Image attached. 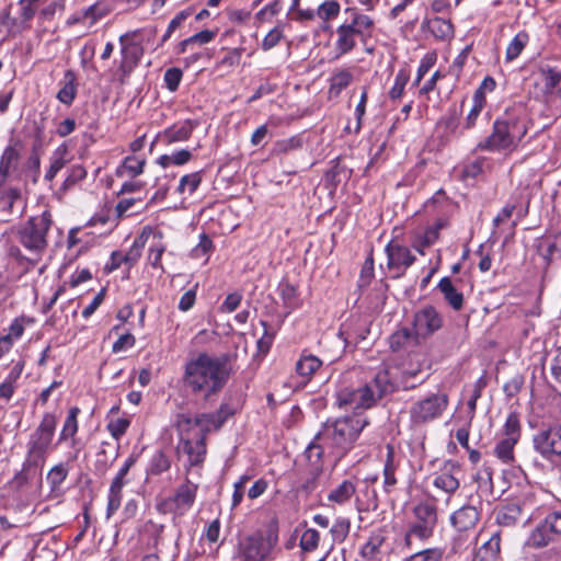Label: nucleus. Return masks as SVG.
<instances>
[{"mask_svg": "<svg viewBox=\"0 0 561 561\" xmlns=\"http://www.w3.org/2000/svg\"><path fill=\"white\" fill-rule=\"evenodd\" d=\"M232 356L228 353L213 355L201 352L190 359L184 367L183 381L193 394L208 399L219 393L231 375Z\"/></svg>", "mask_w": 561, "mask_h": 561, "instance_id": "obj_1", "label": "nucleus"}, {"mask_svg": "<svg viewBox=\"0 0 561 561\" xmlns=\"http://www.w3.org/2000/svg\"><path fill=\"white\" fill-rule=\"evenodd\" d=\"M369 424L366 416L355 414L327 422L317 439L330 446V453L340 460L352 448L360 432Z\"/></svg>", "mask_w": 561, "mask_h": 561, "instance_id": "obj_2", "label": "nucleus"}, {"mask_svg": "<svg viewBox=\"0 0 561 561\" xmlns=\"http://www.w3.org/2000/svg\"><path fill=\"white\" fill-rule=\"evenodd\" d=\"M527 130L524 121L505 114L494 121L492 133L477 145V149L490 152H512L526 136Z\"/></svg>", "mask_w": 561, "mask_h": 561, "instance_id": "obj_3", "label": "nucleus"}, {"mask_svg": "<svg viewBox=\"0 0 561 561\" xmlns=\"http://www.w3.org/2000/svg\"><path fill=\"white\" fill-rule=\"evenodd\" d=\"M428 378L421 364H403L389 366L377 371V383L383 387L387 394L398 390H411L422 385Z\"/></svg>", "mask_w": 561, "mask_h": 561, "instance_id": "obj_4", "label": "nucleus"}, {"mask_svg": "<svg viewBox=\"0 0 561 561\" xmlns=\"http://www.w3.org/2000/svg\"><path fill=\"white\" fill-rule=\"evenodd\" d=\"M53 224L51 214L48 210L38 216L31 217L19 230L20 243L33 255L28 261L35 265L47 248V232Z\"/></svg>", "mask_w": 561, "mask_h": 561, "instance_id": "obj_5", "label": "nucleus"}, {"mask_svg": "<svg viewBox=\"0 0 561 561\" xmlns=\"http://www.w3.org/2000/svg\"><path fill=\"white\" fill-rule=\"evenodd\" d=\"M412 517L404 534V545L409 548L413 539L427 542L434 537L438 525V508L434 503L420 502L412 508Z\"/></svg>", "mask_w": 561, "mask_h": 561, "instance_id": "obj_6", "label": "nucleus"}, {"mask_svg": "<svg viewBox=\"0 0 561 561\" xmlns=\"http://www.w3.org/2000/svg\"><path fill=\"white\" fill-rule=\"evenodd\" d=\"M58 417L54 412H46L31 433L26 443V459L35 465L44 466L53 444Z\"/></svg>", "mask_w": 561, "mask_h": 561, "instance_id": "obj_7", "label": "nucleus"}, {"mask_svg": "<svg viewBox=\"0 0 561 561\" xmlns=\"http://www.w3.org/2000/svg\"><path fill=\"white\" fill-rule=\"evenodd\" d=\"M387 396L383 387L377 383V374L375 377L356 389L344 387L336 393V400L340 408L352 410L370 409L382 398Z\"/></svg>", "mask_w": 561, "mask_h": 561, "instance_id": "obj_8", "label": "nucleus"}, {"mask_svg": "<svg viewBox=\"0 0 561 561\" xmlns=\"http://www.w3.org/2000/svg\"><path fill=\"white\" fill-rule=\"evenodd\" d=\"M278 541L277 529L270 527L264 535L256 531L247 536L238 545V561H264Z\"/></svg>", "mask_w": 561, "mask_h": 561, "instance_id": "obj_9", "label": "nucleus"}, {"mask_svg": "<svg viewBox=\"0 0 561 561\" xmlns=\"http://www.w3.org/2000/svg\"><path fill=\"white\" fill-rule=\"evenodd\" d=\"M561 535V512L549 513L531 530L526 540V546L534 549L547 547Z\"/></svg>", "mask_w": 561, "mask_h": 561, "instance_id": "obj_10", "label": "nucleus"}, {"mask_svg": "<svg viewBox=\"0 0 561 561\" xmlns=\"http://www.w3.org/2000/svg\"><path fill=\"white\" fill-rule=\"evenodd\" d=\"M448 396L444 392L431 396L415 402L410 409L411 420L414 424H423L438 419L447 409Z\"/></svg>", "mask_w": 561, "mask_h": 561, "instance_id": "obj_11", "label": "nucleus"}, {"mask_svg": "<svg viewBox=\"0 0 561 561\" xmlns=\"http://www.w3.org/2000/svg\"><path fill=\"white\" fill-rule=\"evenodd\" d=\"M139 31L127 32L119 36L122 62L119 70L123 77H128L138 66L144 55L141 41L138 38Z\"/></svg>", "mask_w": 561, "mask_h": 561, "instance_id": "obj_12", "label": "nucleus"}, {"mask_svg": "<svg viewBox=\"0 0 561 561\" xmlns=\"http://www.w3.org/2000/svg\"><path fill=\"white\" fill-rule=\"evenodd\" d=\"M534 449L546 460L561 456V424L538 431L533 436Z\"/></svg>", "mask_w": 561, "mask_h": 561, "instance_id": "obj_13", "label": "nucleus"}, {"mask_svg": "<svg viewBox=\"0 0 561 561\" xmlns=\"http://www.w3.org/2000/svg\"><path fill=\"white\" fill-rule=\"evenodd\" d=\"M180 435L179 449L187 455L188 463L191 466L201 465L206 455V436L196 431L180 432Z\"/></svg>", "mask_w": 561, "mask_h": 561, "instance_id": "obj_14", "label": "nucleus"}, {"mask_svg": "<svg viewBox=\"0 0 561 561\" xmlns=\"http://www.w3.org/2000/svg\"><path fill=\"white\" fill-rule=\"evenodd\" d=\"M385 252L387 254V267L397 272L394 277H401L415 261V256L408 247L393 240L386 245Z\"/></svg>", "mask_w": 561, "mask_h": 561, "instance_id": "obj_15", "label": "nucleus"}, {"mask_svg": "<svg viewBox=\"0 0 561 561\" xmlns=\"http://www.w3.org/2000/svg\"><path fill=\"white\" fill-rule=\"evenodd\" d=\"M214 413H202L192 417L187 414H179L176 419V428L179 432L196 431L206 436L213 430H219L216 426V417Z\"/></svg>", "mask_w": 561, "mask_h": 561, "instance_id": "obj_16", "label": "nucleus"}, {"mask_svg": "<svg viewBox=\"0 0 561 561\" xmlns=\"http://www.w3.org/2000/svg\"><path fill=\"white\" fill-rule=\"evenodd\" d=\"M413 325L417 335L427 336L442 328L443 318L433 306H426L415 313Z\"/></svg>", "mask_w": 561, "mask_h": 561, "instance_id": "obj_17", "label": "nucleus"}, {"mask_svg": "<svg viewBox=\"0 0 561 561\" xmlns=\"http://www.w3.org/2000/svg\"><path fill=\"white\" fill-rule=\"evenodd\" d=\"M460 472V467L453 460H447L440 472L436 473L433 480L435 488L444 491L447 494H454L460 486L457 473Z\"/></svg>", "mask_w": 561, "mask_h": 561, "instance_id": "obj_18", "label": "nucleus"}, {"mask_svg": "<svg viewBox=\"0 0 561 561\" xmlns=\"http://www.w3.org/2000/svg\"><path fill=\"white\" fill-rule=\"evenodd\" d=\"M42 465H35L25 458L22 470L11 480V486L16 491H25L27 486L39 484L42 481Z\"/></svg>", "mask_w": 561, "mask_h": 561, "instance_id": "obj_19", "label": "nucleus"}, {"mask_svg": "<svg viewBox=\"0 0 561 561\" xmlns=\"http://www.w3.org/2000/svg\"><path fill=\"white\" fill-rule=\"evenodd\" d=\"M479 520L480 513L473 505H463L450 515V524L459 533L473 529Z\"/></svg>", "mask_w": 561, "mask_h": 561, "instance_id": "obj_20", "label": "nucleus"}, {"mask_svg": "<svg viewBox=\"0 0 561 561\" xmlns=\"http://www.w3.org/2000/svg\"><path fill=\"white\" fill-rule=\"evenodd\" d=\"M195 127L196 123L186 119L165 128L158 135V138L168 146L175 142L186 141L191 138Z\"/></svg>", "mask_w": 561, "mask_h": 561, "instance_id": "obj_21", "label": "nucleus"}, {"mask_svg": "<svg viewBox=\"0 0 561 561\" xmlns=\"http://www.w3.org/2000/svg\"><path fill=\"white\" fill-rule=\"evenodd\" d=\"M421 30L430 32L437 41H449L454 37L451 22L439 16L425 18L421 23Z\"/></svg>", "mask_w": 561, "mask_h": 561, "instance_id": "obj_22", "label": "nucleus"}, {"mask_svg": "<svg viewBox=\"0 0 561 561\" xmlns=\"http://www.w3.org/2000/svg\"><path fill=\"white\" fill-rule=\"evenodd\" d=\"M359 31H354L347 22L341 24L336 28V41L334 43L336 56L335 58H340L341 56L348 54L356 46V37Z\"/></svg>", "mask_w": 561, "mask_h": 561, "instance_id": "obj_23", "label": "nucleus"}, {"mask_svg": "<svg viewBox=\"0 0 561 561\" xmlns=\"http://www.w3.org/2000/svg\"><path fill=\"white\" fill-rule=\"evenodd\" d=\"M356 486V479L343 480L339 485L330 491L328 494V501L337 505H344L355 495Z\"/></svg>", "mask_w": 561, "mask_h": 561, "instance_id": "obj_24", "label": "nucleus"}, {"mask_svg": "<svg viewBox=\"0 0 561 561\" xmlns=\"http://www.w3.org/2000/svg\"><path fill=\"white\" fill-rule=\"evenodd\" d=\"M437 288L443 294L445 301L456 311L463 307V295L453 284L449 277H443L437 285Z\"/></svg>", "mask_w": 561, "mask_h": 561, "instance_id": "obj_25", "label": "nucleus"}, {"mask_svg": "<svg viewBox=\"0 0 561 561\" xmlns=\"http://www.w3.org/2000/svg\"><path fill=\"white\" fill-rule=\"evenodd\" d=\"M325 450H330V446L322 439H317L316 435L305 450V456L312 469L323 470L322 458Z\"/></svg>", "mask_w": 561, "mask_h": 561, "instance_id": "obj_26", "label": "nucleus"}, {"mask_svg": "<svg viewBox=\"0 0 561 561\" xmlns=\"http://www.w3.org/2000/svg\"><path fill=\"white\" fill-rule=\"evenodd\" d=\"M80 414V409L78 407H72L68 411V415L64 422L62 430L59 434L58 443H61L67 439H71V446H76L75 435L78 433V415Z\"/></svg>", "mask_w": 561, "mask_h": 561, "instance_id": "obj_27", "label": "nucleus"}, {"mask_svg": "<svg viewBox=\"0 0 561 561\" xmlns=\"http://www.w3.org/2000/svg\"><path fill=\"white\" fill-rule=\"evenodd\" d=\"M321 365L322 360L320 358L304 351L296 363V373L300 377L310 380V378L321 367Z\"/></svg>", "mask_w": 561, "mask_h": 561, "instance_id": "obj_28", "label": "nucleus"}, {"mask_svg": "<svg viewBox=\"0 0 561 561\" xmlns=\"http://www.w3.org/2000/svg\"><path fill=\"white\" fill-rule=\"evenodd\" d=\"M126 484L125 478L118 474L113 479L110 491L108 501L106 507V517L110 518L121 506L122 502V490Z\"/></svg>", "mask_w": 561, "mask_h": 561, "instance_id": "obj_29", "label": "nucleus"}, {"mask_svg": "<svg viewBox=\"0 0 561 561\" xmlns=\"http://www.w3.org/2000/svg\"><path fill=\"white\" fill-rule=\"evenodd\" d=\"M147 238L148 237L144 231L140 236L135 238L127 253L123 254L118 251H114L113 260L115 261V257L121 256V261H124V263L128 264L129 266H134L141 256V251L146 245Z\"/></svg>", "mask_w": 561, "mask_h": 561, "instance_id": "obj_30", "label": "nucleus"}, {"mask_svg": "<svg viewBox=\"0 0 561 561\" xmlns=\"http://www.w3.org/2000/svg\"><path fill=\"white\" fill-rule=\"evenodd\" d=\"M397 465L394 463V449L391 445L387 446V456L383 466V490L390 493L397 484L396 478Z\"/></svg>", "mask_w": 561, "mask_h": 561, "instance_id": "obj_31", "label": "nucleus"}, {"mask_svg": "<svg viewBox=\"0 0 561 561\" xmlns=\"http://www.w3.org/2000/svg\"><path fill=\"white\" fill-rule=\"evenodd\" d=\"M146 163V158L127 156L124 158L122 164L118 167L116 175L122 176L124 173H126L131 179L137 178L138 175L144 173Z\"/></svg>", "mask_w": 561, "mask_h": 561, "instance_id": "obj_32", "label": "nucleus"}, {"mask_svg": "<svg viewBox=\"0 0 561 561\" xmlns=\"http://www.w3.org/2000/svg\"><path fill=\"white\" fill-rule=\"evenodd\" d=\"M522 510L517 504H507L495 514V522L502 527H513L517 524Z\"/></svg>", "mask_w": 561, "mask_h": 561, "instance_id": "obj_33", "label": "nucleus"}, {"mask_svg": "<svg viewBox=\"0 0 561 561\" xmlns=\"http://www.w3.org/2000/svg\"><path fill=\"white\" fill-rule=\"evenodd\" d=\"M196 491L197 485L190 481H186L184 484L180 485L174 495L176 507L184 510L191 507L195 501Z\"/></svg>", "mask_w": 561, "mask_h": 561, "instance_id": "obj_34", "label": "nucleus"}, {"mask_svg": "<svg viewBox=\"0 0 561 561\" xmlns=\"http://www.w3.org/2000/svg\"><path fill=\"white\" fill-rule=\"evenodd\" d=\"M68 163L67 159V147L60 146L58 147L50 157V164L48 170L45 173L46 181H53L57 173L66 167Z\"/></svg>", "mask_w": 561, "mask_h": 561, "instance_id": "obj_35", "label": "nucleus"}, {"mask_svg": "<svg viewBox=\"0 0 561 561\" xmlns=\"http://www.w3.org/2000/svg\"><path fill=\"white\" fill-rule=\"evenodd\" d=\"M501 552V533H494L491 538L482 545L478 557L480 561H494Z\"/></svg>", "mask_w": 561, "mask_h": 561, "instance_id": "obj_36", "label": "nucleus"}, {"mask_svg": "<svg viewBox=\"0 0 561 561\" xmlns=\"http://www.w3.org/2000/svg\"><path fill=\"white\" fill-rule=\"evenodd\" d=\"M62 88L57 93V99L66 105H70L76 98V75L71 70L65 72Z\"/></svg>", "mask_w": 561, "mask_h": 561, "instance_id": "obj_37", "label": "nucleus"}, {"mask_svg": "<svg viewBox=\"0 0 561 561\" xmlns=\"http://www.w3.org/2000/svg\"><path fill=\"white\" fill-rule=\"evenodd\" d=\"M385 542V536L380 533H373L367 542L360 548L359 554L366 560H374L379 553Z\"/></svg>", "mask_w": 561, "mask_h": 561, "instance_id": "obj_38", "label": "nucleus"}, {"mask_svg": "<svg viewBox=\"0 0 561 561\" xmlns=\"http://www.w3.org/2000/svg\"><path fill=\"white\" fill-rule=\"evenodd\" d=\"M20 154L18 150L8 146L0 158V185H2L10 173V169L19 161Z\"/></svg>", "mask_w": 561, "mask_h": 561, "instance_id": "obj_39", "label": "nucleus"}, {"mask_svg": "<svg viewBox=\"0 0 561 561\" xmlns=\"http://www.w3.org/2000/svg\"><path fill=\"white\" fill-rule=\"evenodd\" d=\"M193 154L187 149L178 150L171 154H162L157 159V163L162 168H169L170 165H184L191 161Z\"/></svg>", "mask_w": 561, "mask_h": 561, "instance_id": "obj_40", "label": "nucleus"}, {"mask_svg": "<svg viewBox=\"0 0 561 561\" xmlns=\"http://www.w3.org/2000/svg\"><path fill=\"white\" fill-rule=\"evenodd\" d=\"M539 72L542 77L545 94H552L554 89L561 82V71L549 66H542L540 67Z\"/></svg>", "mask_w": 561, "mask_h": 561, "instance_id": "obj_41", "label": "nucleus"}, {"mask_svg": "<svg viewBox=\"0 0 561 561\" xmlns=\"http://www.w3.org/2000/svg\"><path fill=\"white\" fill-rule=\"evenodd\" d=\"M514 438L503 437L495 445L494 454L504 463H512L514 461V447L517 444Z\"/></svg>", "mask_w": 561, "mask_h": 561, "instance_id": "obj_42", "label": "nucleus"}, {"mask_svg": "<svg viewBox=\"0 0 561 561\" xmlns=\"http://www.w3.org/2000/svg\"><path fill=\"white\" fill-rule=\"evenodd\" d=\"M170 467V458L162 450H157L150 459L149 466L147 468V473L160 476L161 473L168 471Z\"/></svg>", "mask_w": 561, "mask_h": 561, "instance_id": "obj_43", "label": "nucleus"}, {"mask_svg": "<svg viewBox=\"0 0 561 561\" xmlns=\"http://www.w3.org/2000/svg\"><path fill=\"white\" fill-rule=\"evenodd\" d=\"M346 12H350L352 15V21L347 22V24L351 25V27H353L354 31L358 30L359 32L357 33V35L363 38L366 31L371 30V27L374 26V21L371 20L370 16L358 13L354 9H347Z\"/></svg>", "mask_w": 561, "mask_h": 561, "instance_id": "obj_44", "label": "nucleus"}, {"mask_svg": "<svg viewBox=\"0 0 561 561\" xmlns=\"http://www.w3.org/2000/svg\"><path fill=\"white\" fill-rule=\"evenodd\" d=\"M444 556L445 548L436 546L420 550L409 556L403 561H443Z\"/></svg>", "mask_w": 561, "mask_h": 561, "instance_id": "obj_45", "label": "nucleus"}, {"mask_svg": "<svg viewBox=\"0 0 561 561\" xmlns=\"http://www.w3.org/2000/svg\"><path fill=\"white\" fill-rule=\"evenodd\" d=\"M353 80V75L346 69L339 70L330 79V93L339 95Z\"/></svg>", "mask_w": 561, "mask_h": 561, "instance_id": "obj_46", "label": "nucleus"}, {"mask_svg": "<svg viewBox=\"0 0 561 561\" xmlns=\"http://www.w3.org/2000/svg\"><path fill=\"white\" fill-rule=\"evenodd\" d=\"M529 41V35L526 32H519L511 41L506 48V60L516 59Z\"/></svg>", "mask_w": 561, "mask_h": 561, "instance_id": "obj_47", "label": "nucleus"}, {"mask_svg": "<svg viewBox=\"0 0 561 561\" xmlns=\"http://www.w3.org/2000/svg\"><path fill=\"white\" fill-rule=\"evenodd\" d=\"M201 183H202L201 172L185 174L180 180V184L178 186V192L180 194H183L187 191L188 194L191 195L197 190V187L199 186Z\"/></svg>", "mask_w": 561, "mask_h": 561, "instance_id": "obj_48", "label": "nucleus"}, {"mask_svg": "<svg viewBox=\"0 0 561 561\" xmlns=\"http://www.w3.org/2000/svg\"><path fill=\"white\" fill-rule=\"evenodd\" d=\"M320 534L318 533V530L313 528H308L301 535L299 547L305 552H312L318 548Z\"/></svg>", "mask_w": 561, "mask_h": 561, "instance_id": "obj_49", "label": "nucleus"}, {"mask_svg": "<svg viewBox=\"0 0 561 561\" xmlns=\"http://www.w3.org/2000/svg\"><path fill=\"white\" fill-rule=\"evenodd\" d=\"M340 9V3L337 1H324L317 9V15L323 21H329L339 15Z\"/></svg>", "mask_w": 561, "mask_h": 561, "instance_id": "obj_50", "label": "nucleus"}, {"mask_svg": "<svg viewBox=\"0 0 561 561\" xmlns=\"http://www.w3.org/2000/svg\"><path fill=\"white\" fill-rule=\"evenodd\" d=\"M68 476V469L65 465L59 463L54 466L48 474L47 481L50 484L51 489L55 490L61 485V483L66 480Z\"/></svg>", "mask_w": 561, "mask_h": 561, "instance_id": "obj_51", "label": "nucleus"}, {"mask_svg": "<svg viewBox=\"0 0 561 561\" xmlns=\"http://www.w3.org/2000/svg\"><path fill=\"white\" fill-rule=\"evenodd\" d=\"M504 437L514 438L519 440L520 438V423L516 413H510L504 424Z\"/></svg>", "mask_w": 561, "mask_h": 561, "instance_id": "obj_52", "label": "nucleus"}, {"mask_svg": "<svg viewBox=\"0 0 561 561\" xmlns=\"http://www.w3.org/2000/svg\"><path fill=\"white\" fill-rule=\"evenodd\" d=\"M409 81V75L405 70H399L394 78V83L389 91V96L392 100L402 96L404 88Z\"/></svg>", "mask_w": 561, "mask_h": 561, "instance_id": "obj_53", "label": "nucleus"}, {"mask_svg": "<svg viewBox=\"0 0 561 561\" xmlns=\"http://www.w3.org/2000/svg\"><path fill=\"white\" fill-rule=\"evenodd\" d=\"M87 176V171L81 164L72 165L64 181V190H68Z\"/></svg>", "mask_w": 561, "mask_h": 561, "instance_id": "obj_54", "label": "nucleus"}, {"mask_svg": "<svg viewBox=\"0 0 561 561\" xmlns=\"http://www.w3.org/2000/svg\"><path fill=\"white\" fill-rule=\"evenodd\" d=\"M214 244H213V241L211 239L203 233L199 236V242L198 244L192 250L191 252V255L192 257L194 259H199V257H203V256H208L211 249H213Z\"/></svg>", "mask_w": 561, "mask_h": 561, "instance_id": "obj_55", "label": "nucleus"}, {"mask_svg": "<svg viewBox=\"0 0 561 561\" xmlns=\"http://www.w3.org/2000/svg\"><path fill=\"white\" fill-rule=\"evenodd\" d=\"M350 527H351V524H350L348 519L340 518V519L335 520V523L333 524V526L330 529V533L332 534V537L334 540L343 541L350 533Z\"/></svg>", "mask_w": 561, "mask_h": 561, "instance_id": "obj_56", "label": "nucleus"}, {"mask_svg": "<svg viewBox=\"0 0 561 561\" xmlns=\"http://www.w3.org/2000/svg\"><path fill=\"white\" fill-rule=\"evenodd\" d=\"M182 76H183L182 70L179 68H175V67L169 68L164 72L163 80H164L165 87L168 88L169 91L174 92L178 90L180 82L182 80Z\"/></svg>", "mask_w": 561, "mask_h": 561, "instance_id": "obj_57", "label": "nucleus"}, {"mask_svg": "<svg viewBox=\"0 0 561 561\" xmlns=\"http://www.w3.org/2000/svg\"><path fill=\"white\" fill-rule=\"evenodd\" d=\"M192 14L191 10H183L179 12L169 23L165 34L162 36V42H167L172 33L178 30L186 19Z\"/></svg>", "mask_w": 561, "mask_h": 561, "instance_id": "obj_58", "label": "nucleus"}, {"mask_svg": "<svg viewBox=\"0 0 561 561\" xmlns=\"http://www.w3.org/2000/svg\"><path fill=\"white\" fill-rule=\"evenodd\" d=\"M164 251H165V248L162 243L159 242V243L151 244L149 248L148 256H147L148 263L152 267L162 268L161 257H162V254L164 253Z\"/></svg>", "mask_w": 561, "mask_h": 561, "instance_id": "obj_59", "label": "nucleus"}, {"mask_svg": "<svg viewBox=\"0 0 561 561\" xmlns=\"http://www.w3.org/2000/svg\"><path fill=\"white\" fill-rule=\"evenodd\" d=\"M278 290L285 305L291 307L297 299L296 287L287 282H284L279 284Z\"/></svg>", "mask_w": 561, "mask_h": 561, "instance_id": "obj_60", "label": "nucleus"}, {"mask_svg": "<svg viewBox=\"0 0 561 561\" xmlns=\"http://www.w3.org/2000/svg\"><path fill=\"white\" fill-rule=\"evenodd\" d=\"M129 424L127 419L119 417L111 421L107 424V430L115 439H119L126 433Z\"/></svg>", "mask_w": 561, "mask_h": 561, "instance_id": "obj_61", "label": "nucleus"}, {"mask_svg": "<svg viewBox=\"0 0 561 561\" xmlns=\"http://www.w3.org/2000/svg\"><path fill=\"white\" fill-rule=\"evenodd\" d=\"M249 481V477L242 476L234 484H233V494H232V507L238 506L245 492V486Z\"/></svg>", "mask_w": 561, "mask_h": 561, "instance_id": "obj_62", "label": "nucleus"}, {"mask_svg": "<svg viewBox=\"0 0 561 561\" xmlns=\"http://www.w3.org/2000/svg\"><path fill=\"white\" fill-rule=\"evenodd\" d=\"M283 38V31L279 27H274L271 30L262 42V48L264 50H270L275 47L280 39Z\"/></svg>", "mask_w": 561, "mask_h": 561, "instance_id": "obj_63", "label": "nucleus"}, {"mask_svg": "<svg viewBox=\"0 0 561 561\" xmlns=\"http://www.w3.org/2000/svg\"><path fill=\"white\" fill-rule=\"evenodd\" d=\"M373 276H374V259L370 255L366 259L365 264L362 267L360 276H359V285L368 286L373 279Z\"/></svg>", "mask_w": 561, "mask_h": 561, "instance_id": "obj_64", "label": "nucleus"}]
</instances>
